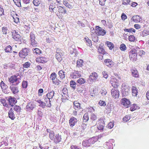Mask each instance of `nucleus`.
Returning <instances> with one entry per match:
<instances>
[{
	"instance_id": "1",
	"label": "nucleus",
	"mask_w": 149,
	"mask_h": 149,
	"mask_svg": "<svg viewBox=\"0 0 149 149\" xmlns=\"http://www.w3.org/2000/svg\"><path fill=\"white\" fill-rule=\"evenodd\" d=\"M54 92L53 90L52 91L46 94V97L45 98V100L46 102L47 106L50 107L51 106L50 103V99H53V97L54 96Z\"/></svg>"
},
{
	"instance_id": "2",
	"label": "nucleus",
	"mask_w": 149,
	"mask_h": 149,
	"mask_svg": "<svg viewBox=\"0 0 149 149\" xmlns=\"http://www.w3.org/2000/svg\"><path fill=\"white\" fill-rule=\"evenodd\" d=\"M95 139L93 137L88 139H85L83 141L82 145L84 147L90 146L96 141Z\"/></svg>"
},
{
	"instance_id": "3",
	"label": "nucleus",
	"mask_w": 149,
	"mask_h": 149,
	"mask_svg": "<svg viewBox=\"0 0 149 149\" xmlns=\"http://www.w3.org/2000/svg\"><path fill=\"white\" fill-rule=\"evenodd\" d=\"M136 50L134 48L132 49L129 52V57L131 61H135L137 59Z\"/></svg>"
},
{
	"instance_id": "4",
	"label": "nucleus",
	"mask_w": 149,
	"mask_h": 149,
	"mask_svg": "<svg viewBox=\"0 0 149 149\" xmlns=\"http://www.w3.org/2000/svg\"><path fill=\"white\" fill-rule=\"evenodd\" d=\"M93 30L95 31V33L99 36H104L106 34L105 31L102 28L98 26H96L95 30H94V29Z\"/></svg>"
},
{
	"instance_id": "5",
	"label": "nucleus",
	"mask_w": 149,
	"mask_h": 149,
	"mask_svg": "<svg viewBox=\"0 0 149 149\" xmlns=\"http://www.w3.org/2000/svg\"><path fill=\"white\" fill-rule=\"evenodd\" d=\"M120 102L122 105L126 108L130 107L131 104L130 100L125 98H122L120 100Z\"/></svg>"
},
{
	"instance_id": "6",
	"label": "nucleus",
	"mask_w": 149,
	"mask_h": 149,
	"mask_svg": "<svg viewBox=\"0 0 149 149\" xmlns=\"http://www.w3.org/2000/svg\"><path fill=\"white\" fill-rule=\"evenodd\" d=\"M111 94L113 98L115 99L118 98L119 95V91L117 88H113L111 91Z\"/></svg>"
},
{
	"instance_id": "7",
	"label": "nucleus",
	"mask_w": 149,
	"mask_h": 149,
	"mask_svg": "<svg viewBox=\"0 0 149 149\" xmlns=\"http://www.w3.org/2000/svg\"><path fill=\"white\" fill-rule=\"evenodd\" d=\"M110 82L113 88H117L119 86L118 81L115 77L111 76V77Z\"/></svg>"
},
{
	"instance_id": "8",
	"label": "nucleus",
	"mask_w": 149,
	"mask_h": 149,
	"mask_svg": "<svg viewBox=\"0 0 149 149\" xmlns=\"http://www.w3.org/2000/svg\"><path fill=\"white\" fill-rule=\"evenodd\" d=\"M104 120L102 118H100L97 121V129L99 130H102L104 126Z\"/></svg>"
},
{
	"instance_id": "9",
	"label": "nucleus",
	"mask_w": 149,
	"mask_h": 149,
	"mask_svg": "<svg viewBox=\"0 0 149 149\" xmlns=\"http://www.w3.org/2000/svg\"><path fill=\"white\" fill-rule=\"evenodd\" d=\"M30 38L31 43L32 46L35 47L37 46V42L35 40L36 37L35 34L33 32H31L30 33Z\"/></svg>"
},
{
	"instance_id": "10",
	"label": "nucleus",
	"mask_w": 149,
	"mask_h": 149,
	"mask_svg": "<svg viewBox=\"0 0 149 149\" xmlns=\"http://www.w3.org/2000/svg\"><path fill=\"white\" fill-rule=\"evenodd\" d=\"M29 52V51L27 48L23 49L19 52V56L22 58H25L28 55Z\"/></svg>"
},
{
	"instance_id": "11",
	"label": "nucleus",
	"mask_w": 149,
	"mask_h": 149,
	"mask_svg": "<svg viewBox=\"0 0 149 149\" xmlns=\"http://www.w3.org/2000/svg\"><path fill=\"white\" fill-rule=\"evenodd\" d=\"M77 119L74 117L71 118L69 120V124L70 127L72 128L77 123Z\"/></svg>"
},
{
	"instance_id": "12",
	"label": "nucleus",
	"mask_w": 149,
	"mask_h": 149,
	"mask_svg": "<svg viewBox=\"0 0 149 149\" xmlns=\"http://www.w3.org/2000/svg\"><path fill=\"white\" fill-rule=\"evenodd\" d=\"M130 71L132 76L134 77L137 78L139 77V74L136 69L135 68L132 69Z\"/></svg>"
},
{
	"instance_id": "13",
	"label": "nucleus",
	"mask_w": 149,
	"mask_h": 149,
	"mask_svg": "<svg viewBox=\"0 0 149 149\" xmlns=\"http://www.w3.org/2000/svg\"><path fill=\"white\" fill-rule=\"evenodd\" d=\"M81 76L80 72L77 71H74L72 72L70 74V77L73 79L79 78Z\"/></svg>"
},
{
	"instance_id": "14",
	"label": "nucleus",
	"mask_w": 149,
	"mask_h": 149,
	"mask_svg": "<svg viewBox=\"0 0 149 149\" xmlns=\"http://www.w3.org/2000/svg\"><path fill=\"white\" fill-rule=\"evenodd\" d=\"M9 104L13 106L17 102L16 99L14 97L9 96L8 99Z\"/></svg>"
},
{
	"instance_id": "15",
	"label": "nucleus",
	"mask_w": 149,
	"mask_h": 149,
	"mask_svg": "<svg viewBox=\"0 0 149 149\" xmlns=\"http://www.w3.org/2000/svg\"><path fill=\"white\" fill-rule=\"evenodd\" d=\"M36 62L42 63H45L47 61L46 58L43 56L39 57L36 58Z\"/></svg>"
},
{
	"instance_id": "16",
	"label": "nucleus",
	"mask_w": 149,
	"mask_h": 149,
	"mask_svg": "<svg viewBox=\"0 0 149 149\" xmlns=\"http://www.w3.org/2000/svg\"><path fill=\"white\" fill-rule=\"evenodd\" d=\"M36 107L35 103L33 102H29L26 106V109L29 110H32Z\"/></svg>"
},
{
	"instance_id": "17",
	"label": "nucleus",
	"mask_w": 149,
	"mask_h": 149,
	"mask_svg": "<svg viewBox=\"0 0 149 149\" xmlns=\"http://www.w3.org/2000/svg\"><path fill=\"white\" fill-rule=\"evenodd\" d=\"M58 10L59 13L61 14H65L67 13V10L65 8L61 6H58Z\"/></svg>"
},
{
	"instance_id": "18",
	"label": "nucleus",
	"mask_w": 149,
	"mask_h": 149,
	"mask_svg": "<svg viewBox=\"0 0 149 149\" xmlns=\"http://www.w3.org/2000/svg\"><path fill=\"white\" fill-rule=\"evenodd\" d=\"M98 77L97 74L96 72H94L89 76V79L92 81H95L97 79Z\"/></svg>"
},
{
	"instance_id": "19",
	"label": "nucleus",
	"mask_w": 149,
	"mask_h": 149,
	"mask_svg": "<svg viewBox=\"0 0 149 149\" xmlns=\"http://www.w3.org/2000/svg\"><path fill=\"white\" fill-rule=\"evenodd\" d=\"M104 62L105 65L109 67H111L113 65V62L109 59H105Z\"/></svg>"
},
{
	"instance_id": "20",
	"label": "nucleus",
	"mask_w": 149,
	"mask_h": 149,
	"mask_svg": "<svg viewBox=\"0 0 149 149\" xmlns=\"http://www.w3.org/2000/svg\"><path fill=\"white\" fill-rule=\"evenodd\" d=\"M12 36L13 38L16 41L18 40H19V34H18L17 31H16L15 30H14L12 32Z\"/></svg>"
},
{
	"instance_id": "21",
	"label": "nucleus",
	"mask_w": 149,
	"mask_h": 149,
	"mask_svg": "<svg viewBox=\"0 0 149 149\" xmlns=\"http://www.w3.org/2000/svg\"><path fill=\"white\" fill-rule=\"evenodd\" d=\"M132 95L136 96L138 93L137 88L134 86H132Z\"/></svg>"
},
{
	"instance_id": "22",
	"label": "nucleus",
	"mask_w": 149,
	"mask_h": 149,
	"mask_svg": "<svg viewBox=\"0 0 149 149\" xmlns=\"http://www.w3.org/2000/svg\"><path fill=\"white\" fill-rule=\"evenodd\" d=\"M17 80L16 76H12L8 78V81L10 82L14 83L16 82Z\"/></svg>"
},
{
	"instance_id": "23",
	"label": "nucleus",
	"mask_w": 149,
	"mask_h": 149,
	"mask_svg": "<svg viewBox=\"0 0 149 149\" xmlns=\"http://www.w3.org/2000/svg\"><path fill=\"white\" fill-rule=\"evenodd\" d=\"M74 107L75 110L79 109L81 108L80 104L77 101H75L74 102Z\"/></svg>"
},
{
	"instance_id": "24",
	"label": "nucleus",
	"mask_w": 149,
	"mask_h": 149,
	"mask_svg": "<svg viewBox=\"0 0 149 149\" xmlns=\"http://www.w3.org/2000/svg\"><path fill=\"white\" fill-rule=\"evenodd\" d=\"M62 54L61 52H56V58L58 61L60 62L62 59Z\"/></svg>"
},
{
	"instance_id": "25",
	"label": "nucleus",
	"mask_w": 149,
	"mask_h": 149,
	"mask_svg": "<svg viewBox=\"0 0 149 149\" xmlns=\"http://www.w3.org/2000/svg\"><path fill=\"white\" fill-rule=\"evenodd\" d=\"M76 63L77 67L78 68H80L83 66L84 61L82 60L79 59L77 60Z\"/></svg>"
},
{
	"instance_id": "26",
	"label": "nucleus",
	"mask_w": 149,
	"mask_h": 149,
	"mask_svg": "<svg viewBox=\"0 0 149 149\" xmlns=\"http://www.w3.org/2000/svg\"><path fill=\"white\" fill-rule=\"evenodd\" d=\"M54 142L56 143H58L60 142L61 141V136L59 134L56 135L54 139Z\"/></svg>"
},
{
	"instance_id": "27",
	"label": "nucleus",
	"mask_w": 149,
	"mask_h": 149,
	"mask_svg": "<svg viewBox=\"0 0 149 149\" xmlns=\"http://www.w3.org/2000/svg\"><path fill=\"white\" fill-rule=\"evenodd\" d=\"M98 93V88H95L93 90L91 91L90 93V95L92 96H94L96 95Z\"/></svg>"
},
{
	"instance_id": "28",
	"label": "nucleus",
	"mask_w": 149,
	"mask_h": 149,
	"mask_svg": "<svg viewBox=\"0 0 149 149\" xmlns=\"http://www.w3.org/2000/svg\"><path fill=\"white\" fill-rule=\"evenodd\" d=\"M139 109V107L136 104H133L131 105L130 110L131 111H133Z\"/></svg>"
},
{
	"instance_id": "29",
	"label": "nucleus",
	"mask_w": 149,
	"mask_h": 149,
	"mask_svg": "<svg viewBox=\"0 0 149 149\" xmlns=\"http://www.w3.org/2000/svg\"><path fill=\"white\" fill-rule=\"evenodd\" d=\"M13 111L12 109L11 108L8 113L9 118L12 120H13L15 118V116Z\"/></svg>"
},
{
	"instance_id": "30",
	"label": "nucleus",
	"mask_w": 149,
	"mask_h": 149,
	"mask_svg": "<svg viewBox=\"0 0 149 149\" xmlns=\"http://www.w3.org/2000/svg\"><path fill=\"white\" fill-rule=\"evenodd\" d=\"M10 88L12 90L13 93L15 94L17 93L18 92V88L17 86H10Z\"/></svg>"
},
{
	"instance_id": "31",
	"label": "nucleus",
	"mask_w": 149,
	"mask_h": 149,
	"mask_svg": "<svg viewBox=\"0 0 149 149\" xmlns=\"http://www.w3.org/2000/svg\"><path fill=\"white\" fill-rule=\"evenodd\" d=\"M63 3L66 7L69 8L70 9H71L73 7V6L69 3L66 0H64Z\"/></svg>"
},
{
	"instance_id": "32",
	"label": "nucleus",
	"mask_w": 149,
	"mask_h": 149,
	"mask_svg": "<svg viewBox=\"0 0 149 149\" xmlns=\"http://www.w3.org/2000/svg\"><path fill=\"white\" fill-rule=\"evenodd\" d=\"M89 119L88 114V113H85L84 114L83 118V120L84 122H86Z\"/></svg>"
},
{
	"instance_id": "33",
	"label": "nucleus",
	"mask_w": 149,
	"mask_h": 149,
	"mask_svg": "<svg viewBox=\"0 0 149 149\" xmlns=\"http://www.w3.org/2000/svg\"><path fill=\"white\" fill-rule=\"evenodd\" d=\"M37 102L40 104L39 106L43 108L45 107V105L47 106L46 103V104L44 103L40 100H37Z\"/></svg>"
},
{
	"instance_id": "34",
	"label": "nucleus",
	"mask_w": 149,
	"mask_h": 149,
	"mask_svg": "<svg viewBox=\"0 0 149 149\" xmlns=\"http://www.w3.org/2000/svg\"><path fill=\"white\" fill-rule=\"evenodd\" d=\"M65 72L63 70H60L58 72V74L60 78L61 79H63L65 77Z\"/></svg>"
},
{
	"instance_id": "35",
	"label": "nucleus",
	"mask_w": 149,
	"mask_h": 149,
	"mask_svg": "<svg viewBox=\"0 0 149 149\" xmlns=\"http://www.w3.org/2000/svg\"><path fill=\"white\" fill-rule=\"evenodd\" d=\"M106 44H107L108 47H109V49L110 50H112L114 47L113 44V43L110 42H106Z\"/></svg>"
},
{
	"instance_id": "36",
	"label": "nucleus",
	"mask_w": 149,
	"mask_h": 149,
	"mask_svg": "<svg viewBox=\"0 0 149 149\" xmlns=\"http://www.w3.org/2000/svg\"><path fill=\"white\" fill-rule=\"evenodd\" d=\"M100 92L101 95L102 96L105 95L107 93V90L104 87L102 88Z\"/></svg>"
},
{
	"instance_id": "37",
	"label": "nucleus",
	"mask_w": 149,
	"mask_h": 149,
	"mask_svg": "<svg viewBox=\"0 0 149 149\" xmlns=\"http://www.w3.org/2000/svg\"><path fill=\"white\" fill-rule=\"evenodd\" d=\"M124 31L125 32H128L129 33H135V30L132 28L130 29H124Z\"/></svg>"
},
{
	"instance_id": "38",
	"label": "nucleus",
	"mask_w": 149,
	"mask_h": 149,
	"mask_svg": "<svg viewBox=\"0 0 149 149\" xmlns=\"http://www.w3.org/2000/svg\"><path fill=\"white\" fill-rule=\"evenodd\" d=\"M70 86L74 89L76 88V83L73 80H71L70 82Z\"/></svg>"
},
{
	"instance_id": "39",
	"label": "nucleus",
	"mask_w": 149,
	"mask_h": 149,
	"mask_svg": "<svg viewBox=\"0 0 149 149\" xmlns=\"http://www.w3.org/2000/svg\"><path fill=\"white\" fill-rule=\"evenodd\" d=\"M85 79L83 78H80L77 80V82L80 84H82L85 82Z\"/></svg>"
},
{
	"instance_id": "40",
	"label": "nucleus",
	"mask_w": 149,
	"mask_h": 149,
	"mask_svg": "<svg viewBox=\"0 0 149 149\" xmlns=\"http://www.w3.org/2000/svg\"><path fill=\"white\" fill-rule=\"evenodd\" d=\"M84 39L86 41V45L88 46H90L91 45V41L88 37H86Z\"/></svg>"
},
{
	"instance_id": "41",
	"label": "nucleus",
	"mask_w": 149,
	"mask_h": 149,
	"mask_svg": "<svg viewBox=\"0 0 149 149\" xmlns=\"http://www.w3.org/2000/svg\"><path fill=\"white\" fill-rule=\"evenodd\" d=\"M119 48L121 51H125L127 47L125 44L122 43L120 45Z\"/></svg>"
},
{
	"instance_id": "42",
	"label": "nucleus",
	"mask_w": 149,
	"mask_h": 149,
	"mask_svg": "<svg viewBox=\"0 0 149 149\" xmlns=\"http://www.w3.org/2000/svg\"><path fill=\"white\" fill-rule=\"evenodd\" d=\"M98 51L100 53L104 54H105V51L103 49L102 47V46H100L98 49Z\"/></svg>"
},
{
	"instance_id": "43",
	"label": "nucleus",
	"mask_w": 149,
	"mask_h": 149,
	"mask_svg": "<svg viewBox=\"0 0 149 149\" xmlns=\"http://www.w3.org/2000/svg\"><path fill=\"white\" fill-rule=\"evenodd\" d=\"M0 102L4 107H8V105L7 103L6 100L4 99H1L0 100Z\"/></svg>"
},
{
	"instance_id": "44",
	"label": "nucleus",
	"mask_w": 149,
	"mask_h": 149,
	"mask_svg": "<svg viewBox=\"0 0 149 149\" xmlns=\"http://www.w3.org/2000/svg\"><path fill=\"white\" fill-rule=\"evenodd\" d=\"M18 15L15 13V15H14L13 17L14 22L16 24H17L19 22V17H17Z\"/></svg>"
},
{
	"instance_id": "45",
	"label": "nucleus",
	"mask_w": 149,
	"mask_h": 149,
	"mask_svg": "<svg viewBox=\"0 0 149 149\" xmlns=\"http://www.w3.org/2000/svg\"><path fill=\"white\" fill-rule=\"evenodd\" d=\"M133 21L135 22H138L140 21V18L139 16H135L133 17Z\"/></svg>"
},
{
	"instance_id": "46",
	"label": "nucleus",
	"mask_w": 149,
	"mask_h": 149,
	"mask_svg": "<svg viewBox=\"0 0 149 149\" xmlns=\"http://www.w3.org/2000/svg\"><path fill=\"white\" fill-rule=\"evenodd\" d=\"M97 117L95 115L94 113H92L91 114L90 119L92 121H94L97 120Z\"/></svg>"
},
{
	"instance_id": "47",
	"label": "nucleus",
	"mask_w": 149,
	"mask_h": 149,
	"mask_svg": "<svg viewBox=\"0 0 149 149\" xmlns=\"http://www.w3.org/2000/svg\"><path fill=\"white\" fill-rule=\"evenodd\" d=\"M52 82L53 84L56 85H58L60 84L61 81L57 78H56L52 81Z\"/></svg>"
},
{
	"instance_id": "48",
	"label": "nucleus",
	"mask_w": 149,
	"mask_h": 149,
	"mask_svg": "<svg viewBox=\"0 0 149 149\" xmlns=\"http://www.w3.org/2000/svg\"><path fill=\"white\" fill-rule=\"evenodd\" d=\"M2 31L3 34L6 35L8 31V28L6 27H3L2 28Z\"/></svg>"
},
{
	"instance_id": "49",
	"label": "nucleus",
	"mask_w": 149,
	"mask_h": 149,
	"mask_svg": "<svg viewBox=\"0 0 149 149\" xmlns=\"http://www.w3.org/2000/svg\"><path fill=\"white\" fill-rule=\"evenodd\" d=\"M34 53H35L36 54L40 55L41 53V51L39 49L36 48L33 50Z\"/></svg>"
},
{
	"instance_id": "50",
	"label": "nucleus",
	"mask_w": 149,
	"mask_h": 149,
	"mask_svg": "<svg viewBox=\"0 0 149 149\" xmlns=\"http://www.w3.org/2000/svg\"><path fill=\"white\" fill-rule=\"evenodd\" d=\"M130 0H123V4L124 5H130Z\"/></svg>"
},
{
	"instance_id": "51",
	"label": "nucleus",
	"mask_w": 149,
	"mask_h": 149,
	"mask_svg": "<svg viewBox=\"0 0 149 149\" xmlns=\"http://www.w3.org/2000/svg\"><path fill=\"white\" fill-rule=\"evenodd\" d=\"M50 77L52 81L54 79L56 78V73L55 72L52 73L50 75Z\"/></svg>"
},
{
	"instance_id": "52",
	"label": "nucleus",
	"mask_w": 149,
	"mask_h": 149,
	"mask_svg": "<svg viewBox=\"0 0 149 149\" xmlns=\"http://www.w3.org/2000/svg\"><path fill=\"white\" fill-rule=\"evenodd\" d=\"M135 37L133 35H130L128 37V40L130 41L134 42L135 40Z\"/></svg>"
},
{
	"instance_id": "53",
	"label": "nucleus",
	"mask_w": 149,
	"mask_h": 149,
	"mask_svg": "<svg viewBox=\"0 0 149 149\" xmlns=\"http://www.w3.org/2000/svg\"><path fill=\"white\" fill-rule=\"evenodd\" d=\"M98 104L101 106H105L106 105V103L104 101L100 100L98 103Z\"/></svg>"
},
{
	"instance_id": "54",
	"label": "nucleus",
	"mask_w": 149,
	"mask_h": 149,
	"mask_svg": "<svg viewBox=\"0 0 149 149\" xmlns=\"http://www.w3.org/2000/svg\"><path fill=\"white\" fill-rule=\"evenodd\" d=\"M54 136V132H49V137L51 140H53Z\"/></svg>"
},
{
	"instance_id": "55",
	"label": "nucleus",
	"mask_w": 149,
	"mask_h": 149,
	"mask_svg": "<svg viewBox=\"0 0 149 149\" xmlns=\"http://www.w3.org/2000/svg\"><path fill=\"white\" fill-rule=\"evenodd\" d=\"M11 47L10 45L7 46L5 49V50L6 52H10L11 50Z\"/></svg>"
},
{
	"instance_id": "56",
	"label": "nucleus",
	"mask_w": 149,
	"mask_h": 149,
	"mask_svg": "<svg viewBox=\"0 0 149 149\" xmlns=\"http://www.w3.org/2000/svg\"><path fill=\"white\" fill-rule=\"evenodd\" d=\"M33 3L34 6H38L40 4V3L39 0H33Z\"/></svg>"
},
{
	"instance_id": "57",
	"label": "nucleus",
	"mask_w": 149,
	"mask_h": 149,
	"mask_svg": "<svg viewBox=\"0 0 149 149\" xmlns=\"http://www.w3.org/2000/svg\"><path fill=\"white\" fill-rule=\"evenodd\" d=\"M130 118V117L129 115H127L123 118V120L125 122H127L129 121Z\"/></svg>"
},
{
	"instance_id": "58",
	"label": "nucleus",
	"mask_w": 149,
	"mask_h": 149,
	"mask_svg": "<svg viewBox=\"0 0 149 149\" xmlns=\"http://www.w3.org/2000/svg\"><path fill=\"white\" fill-rule=\"evenodd\" d=\"M30 64H31L29 62H27L25 63L24 64H23V65L24 68H29L30 66Z\"/></svg>"
},
{
	"instance_id": "59",
	"label": "nucleus",
	"mask_w": 149,
	"mask_h": 149,
	"mask_svg": "<svg viewBox=\"0 0 149 149\" xmlns=\"http://www.w3.org/2000/svg\"><path fill=\"white\" fill-rule=\"evenodd\" d=\"M142 34L144 36H147L149 35V31L146 30H144L142 32Z\"/></svg>"
},
{
	"instance_id": "60",
	"label": "nucleus",
	"mask_w": 149,
	"mask_h": 149,
	"mask_svg": "<svg viewBox=\"0 0 149 149\" xmlns=\"http://www.w3.org/2000/svg\"><path fill=\"white\" fill-rule=\"evenodd\" d=\"M103 77L107 79L108 77V75L107 74V72L106 71H104L102 72Z\"/></svg>"
},
{
	"instance_id": "61",
	"label": "nucleus",
	"mask_w": 149,
	"mask_h": 149,
	"mask_svg": "<svg viewBox=\"0 0 149 149\" xmlns=\"http://www.w3.org/2000/svg\"><path fill=\"white\" fill-rule=\"evenodd\" d=\"M22 86L23 88H26L27 86V82L25 81H23L22 83Z\"/></svg>"
},
{
	"instance_id": "62",
	"label": "nucleus",
	"mask_w": 149,
	"mask_h": 149,
	"mask_svg": "<svg viewBox=\"0 0 149 149\" xmlns=\"http://www.w3.org/2000/svg\"><path fill=\"white\" fill-rule=\"evenodd\" d=\"M114 126L113 123L112 122H110L108 125V127L109 129H111Z\"/></svg>"
},
{
	"instance_id": "63",
	"label": "nucleus",
	"mask_w": 149,
	"mask_h": 149,
	"mask_svg": "<svg viewBox=\"0 0 149 149\" xmlns=\"http://www.w3.org/2000/svg\"><path fill=\"white\" fill-rule=\"evenodd\" d=\"M71 149H81L76 145H72L70 146Z\"/></svg>"
},
{
	"instance_id": "64",
	"label": "nucleus",
	"mask_w": 149,
	"mask_h": 149,
	"mask_svg": "<svg viewBox=\"0 0 149 149\" xmlns=\"http://www.w3.org/2000/svg\"><path fill=\"white\" fill-rule=\"evenodd\" d=\"M55 8V7L53 6V4H50L49 6V10L51 12H53V10Z\"/></svg>"
}]
</instances>
